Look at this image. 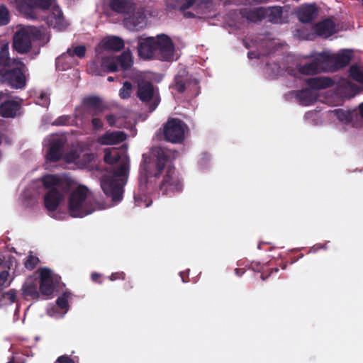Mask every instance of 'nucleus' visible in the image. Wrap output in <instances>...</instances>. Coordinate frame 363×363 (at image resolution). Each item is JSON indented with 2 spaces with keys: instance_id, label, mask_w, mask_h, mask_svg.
<instances>
[{
  "instance_id": "nucleus-55",
  "label": "nucleus",
  "mask_w": 363,
  "mask_h": 363,
  "mask_svg": "<svg viewBox=\"0 0 363 363\" xmlns=\"http://www.w3.org/2000/svg\"><path fill=\"white\" fill-rule=\"evenodd\" d=\"M251 1L256 4H262V3L267 2L269 0H251Z\"/></svg>"
},
{
  "instance_id": "nucleus-16",
  "label": "nucleus",
  "mask_w": 363,
  "mask_h": 363,
  "mask_svg": "<svg viewBox=\"0 0 363 363\" xmlns=\"http://www.w3.org/2000/svg\"><path fill=\"white\" fill-rule=\"evenodd\" d=\"M199 81L185 71L180 72L175 76L173 88L182 94L186 90H194L199 88Z\"/></svg>"
},
{
  "instance_id": "nucleus-22",
  "label": "nucleus",
  "mask_w": 363,
  "mask_h": 363,
  "mask_svg": "<svg viewBox=\"0 0 363 363\" xmlns=\"http://www.w3.org/2000/svg\"><path fill=\"white\" fill-rule=\"evenodd\" d=\"M325 63L319 59V55L311 62L298 65V71L305 75H313L324 70Z\"/></svg>"
},
{
  "instance_id": "nucleus-3",
  "label": "nucleus",
  "mask_w": 363,
  "mask_h": 363,
  "mask_svg": "<svg viewBox=\"0 0 363 363\" xmlns=\"http://www.w3.org/2000/svg\"><path fill=\"white\" fill-rule=\"evenodd\" d=\"M41 182L48 192L44 196V205L50 212L55 211L60 206L65 194L72 188L69 179L56 174H46L43 177Z\"/></svg>"
},
{
  "instance_id": "nucleus-49",
  "label": "nucleus",
  "mask_w": 363,
  "mask_h": 363,
  "mask_svg": "<svg viewBox=\"0 0 363 363\" xmlns=\"http://www.w3.org/2000/svg\"><path fill=\"white\" fill-rule=\"evenodd\" d=\"M106 119L108 125L111 127L116 125V117L113 114H109L106 116Z\"/></svg>"
},
{
  "instance_id": "nucleus-2",
  "label": "nucleus",
  "mask_w": 363,
  "mask_h": 363,
  "mask_svg": "<svg viewBox=\"0 0 363 363\" xmlns=\"http://www.w3.org/2000/svg\"><path fill=\"white\" fill-rule=\"evenodd\" d=\"M25 64L18 58L9 57V45L1 46L0 77L1 80L14 89H23L26 84Z\"/></svg>"
},
{
  "instance_id": "nucleus-52",
  "label": "nucleus",
  "mask_w": 363,
  "mask_h": 363,
  "mask_svg": "<svg viewBox=\"0 0 363 363\" xmlns=\"http://www.w3.org/2000/svg\"><path fill=\"white\" fill-rule=\"evenodd\" d=\"M360 117L363 119V102L358 106V113Z\"/></svg>"
},
{
  "instance_id": "nucleus-46",
  "label": "nucleus",
  "mask_w": 363,
  "mask_h": 363,
  "mask_svg": "<svg viewBox=\"0 0 363 363\" xmlns=\"http://www.w3.org/2000/svg\"><path fill=\"white\" fill-rule=\"evenodd\" d=\"M109 279L111 281H116L117 279L124 280L125 279V274L123 272L112 273Z\"/></svg>"
},
{
  "instance_id": "nucleus-13",
  "label": "nucleus",
  "mask_w": 363,
  "mask_h": 363,
  "mask_svg": "<svg viewBox=\"0 0 363 363\" xmlns=\"http://www.w3.org/2000/svg\"><path fill=\"white\" fill-rule=\"evenodd\" d=\"M8 93L0 91V116L3 118H13L17 116L21 108L19 101L10 99Z\"/></svg>"
},
{
  "instance_id": "nucleus-41",
  "label": "nucleus",
  "mask_w": 363,
  "mask_h": 363,
  "mask_svg": "<svg viewBox=\"0 0 363 363\" xmlns=\"http://www.w3.org/2000/svg\"><path fill=\"white\" fill-rule=\"evenodd\" d=\"M9 276V273L6 270H4L0 273V291L9 286L10 283L8 282Z\"/></svg>"
},
{
  "instance_id": "nucleus-53",
  "label": "nucleus",
  "mask_w": 363,
  "mask_h": 363,
  "mask_svg": "<svg viewBox=\"0 0 363 363\" xmlns=\"http://www.w3.org/2000/svg\"><path fill=\"white\" fill-rule=\"evenodd\" d=\"M247 55H248V57L250 58V59H253V58H257V56L256 55V54L254 52H249L247 53Z\"/></svg>"
},
{
  "instance_id": "nucleus-38",
  "label": "nucleus",
  "mask_w": 363,
  "mask_h": 363,
  "mask_svg": "<svg viewBox=\"0 0 363 363\" xmlns=\"http://www.w3.org/2000/svg\"><path fill=\"white\" fill-rule=\"evenodd\" d=\"M9 11L4 5L0 6V26L7 25L9 23Z\"/></svg>"
},
{
  "instance_id": "nucleus-11",
  "label": "nucleus",
  "mask_w": 363,
  "mask_h": 363,
  "mask_svg": "<svg viewBox=\"0 0 363 363\" xmlns=\"http://www.w3.org/2000/svg\"><path fill=\"white\" fill-rule=\"evenodd\" d=\"M50 6V0H20L17 2L18 10L30 19H37L38 10L48 9Z\"/></svg>"
},
{
  "instance_id": "nucleus-58",
  "label": "nucleus",
  "mask_w": 363,
  "mask_h": 363,
  "mask_svg": "<svg viewBox=\"0 0 363 363\" xmlns=\"http://www.w3.org/2000/svg\"><path fill=\"white\" fill-rule=\"evenodd\" d=\"M107 79L108 82H113L114 80V78L113 77L109 76L108 77Z\"/></svg>"
},
{
  "instance_id": "nucleus-37",
  "label": "nucleus",
  "mask_w": 363,
  "mask_h": 363,
  "mask_svg": "<svg viewBox=\"0 0 363 363\" xmlns=\"http://www.w3.org/2000/svg\"><path fill=\"white\" fill-rule=\"evenodd\" d=\"M121 157L118 151L106 152L104 155V162L109 164H113L118 162Z\"/></svg>"
},
{
  "instance_id": "nucleus-27",
  "label": "nucleus",
  "mask_w": 363,
  "mask_h": 363,
  "mask_svg": "<svg viewBox=\"0 0 363 363\" xmlns=\"http://www.w3.org/2000/svg\"><path fill=\"white\" fill-rule=\"evenodd\" d=\"M240 14L242 18L252 22H257L264 19L263 7L255 9L243 8L240 10Z\"/></svg>"
},
{
  "instance_id": "nucleus-43",
  "label": "nucleus",
  "mask_w": 363,
  "mask_h": 363,
  "mask_svg": "<svg viewBox=\"0 0 363 363\" xmlns=\"http://www.w3.org/2000/svg\"><path fill=\"white\" fill-rule=\"evenodd\" d=\"M91 125L93 130L97 131L102 129L104 123L101 119H100L99 118L97 117V116H93V118L91 119Z\"/></svg>"
},
{
  "instance_id": "nucleus-23",
  "label": "nucleus",
  "mask_w": 363,
  "mask_h": 363,
  "mask_svg": "<svg viewBox=\"0 0 363 363\" xmlns=\"http://www.w3.org/2000/svg\"><path fill=\"white\" fill-rule=\"evenodd\" d=\"M126 139V134L123 131H107L100 136L97 141L101 145H116L123 142Z\"/></svg>"
},
{
  "instance_id": "nucleus-50",
  "label": "nucleus",
  "mask_w": 363,
  "mask_h": 363,
  "mask_svg": "<svg viewBox=\"0 0 363 363\" xmlns=\"http://www.w3.org/2000/svg\"><path fill=\"white\" fill-rule=\"evenodd\" d=\"M101 277V274L96 272L92 273L91 275V280L96 282Z\"/></svg>"
},
{
  "instance_id": "nucleus-18",
  "label": "nucleus",
  "mask_w": 363,
  "mask_h": 363,
  "mask_svg": "<svg viewBox=\"0 0 363 363\" xmlns=\"http://www.w3.org/2000/svg\"><path fill=\"white\" fill-rule=\"evenodd\" d=\"M64 147L65 141L62 138L52 139L45 155L46 160L49 162H56L60 160L63 155Z\"/></svg>"
},
{
  "instance_id": "nucleus-36",
  "label": "nucleus",
  "mask_w": 363,
  "mask_h": 363,
  "mask_svg": "<svg viewBox=\"0 0 363 363\" xmlns=\"http://www.w3.org/2000/svg\"><path fill=\"white\" fill-rule=\"evenodd\" d=\"M133 91V84L129 81H125L123 86L119 90V96L122 99H128L131 96Z\"/></svg>"
},
{
  "instance_id": "nucleus-57",
  "label": "nucleus",
  "mask_w": 363,
  "mask_h": 363,
  "mask_svg": "<svg viewBox=\"0 0 363 363\" xmlns=\"http://www.w3.org/2000/svg\"><path fill=\"white\" fill-rule=\"evenodd\" d=\"M183 274H184L183 272H180V276L182 277V279L183 282H186L187 281L185 280V279H184L185 276H184Z\"/></svg>"
},
{
  "instance_id": "nucleus-20",
  "label": "nucleus",
  "mask_w": 363,
  "mask_h": 363,
  "mask_svg": "<svg viewBox=\"0 0 363 363\" xmlns=\"http://www.w3.org/2000/svg\"><path fill=\"white\" fill-rule=\"evenodd\" d=\"M124 47V41L122 38L117 36H111L104 39L96 46L95 51L97 54L101 52V50L120 51Z\"/></svg>"
},
{
  "instance_id": "nucleus-59",
  "label": "nucleus",
  "mask_w": 363,
  "mask_h": 363,
  "mask_svg": "<svg viewBox=\"0 0 363 363\" xmlns=\"http://www.w3.org/2000/svg\"><path fill=\"white\" fill-rule=\"evenodd\" d=\"M3 263V259L0 257V266Z\"/></svg>"
},
{
  "instance_id": "nucleus-40",
  "label": "nucleus",
  "mask_w": 363,
  "mask_h": 363,
  "mask_svg": "<svg viewBox=\"0 0 363 363\" xmlns=\"http://www.w3.org/2000/svg\"><path fill=\"white\" fill-rule=\"evenodd\" d=\"M36 104L43 107L47 108L50 104V97L47 93L42 92L36 98Z\"/></svg>"
},
{
  "instance_id": "nucleus-4",
  "label": "nucleus",
  "mask_w": 363,
  "mask_h": 363,
  "mask_svg": "<svg viewBox=\"0 0 363 363\" xmlns=\"http://www.w3.org/2000/svg\"><path fill=\"white\" fill-rule=\"evenodd\" d=\"M127 174L126 166L120 164L116 167H109L106 169V174L101 177L100 185L103 191L114 203H118L123 199Z\"/></svg>"
},
{
  "instance_id": "nucleus-51",
  "label": "nucleus",
  "mask_w": 363,
  "mask_h": 363,
  "mask_svg": "<svg viewBox=\"0 0 363 363\" xmlns=\"http://www.w3.org/2000/svg\"><path fill=\"white\" fill-rule=\"evenodd\" d=\"M245 269L240 268H236L235 269V274L238 277H241L245 273Z\"/></svg>"
},
{
  "instance_id": "nucleus-14",
  "label": "nucleus",
  "mask_w": 363,
  "mask_h": 363,
  "mask_svg": "<svg viewBox=\"0 0 363 363\" xmlns=\"http://www.w3.org/2000/svg\"><path fill=\"white\" fill-rule=\"evenodd\" d=\"M38 272L40 277L38 286L40 294L46 296L52 295L55 288V282L57 281V277H55L51 270L47 267L40 268Z\"/></svg>"
},
{
  "instance_id": "nucleus-54",
  "label": "nucleus",
  "mask_w": 363,
  "mask_h": 363,
  "mask_svg": "<svg viewBox=\"0 0 363 363\" xmlns=\"http://www.w3.org/2000/svg\"><path fill=\"white\" fill-rule=\"evenodd\" d=\"M287 72H288V73H289L290 75H291V76H294V75H296V71H295V69H294L293 68H289V69H287Z\"/></svg>"
},
{
  "instance_id": "nucleus-28",
  "label": "nucleus",
  "mask_w": 363,
  "mask_h": 363,
  "mask_svg": "<svg viewBox=\"0 0 363 363\" xmlns=\"http://www.w3.org/2000/svg\"><path fill=\"white\" fill-rule=\"evenodd\" d=\"M306 84L313 89H322L333 86V81L329 77H312L306 79Z\"/></svg>"
},
{
  "instance_id": "nucleus-32",
  "label": "nucleus",
  "mask_w": 363,
  "mask_h": 363,
  "mask_svg": "<svg viewBox=\"0 0 363 363\" xmlns=\"http://www.w3.org/2000/svg\"><path fill=\"white\" fill-rule=\"evenodd\" d=\"M295 96L304 106L312 104L315 101V98L312 92L307 89L296 91Z\"/></svg>"
},
{
  "instance_id": "nucleus-8",
  "label": "nucleus",
  "mask_w": 363,
  "mask_h": 363,
  "mask_svg": "<svg viewBox=\"0 0 363 363\" xmlns=\"http://www.w3.org/2000/svg\"><path fill=\"white\" fill-rule=\"evenodd\" d=\"M40 32L35 27L22 28L13 35L12 47L20 54H26L32 48V41L38 39Z\"/></svg>"
},
{
  "instance_id": "nucleus-56",
  "label": "nucleus",
  "mask_w": 363,
  "mask_h": 363,
  "mask_svg": "<svg viewBox=\"0 0 363 363\" xmlns=\"http://www.w3.org/2000/svg\"><path fill=\"white\" fill-rule=\"evenodd\" d=\"M125 288L126 289H132L133 285L131 284L130 281H128L127 284H125Z\"/></svg>"
},
{
  "instance_id": "nucleus-34",
  "label": "nucleus",
  "mask_w": 363,
  "mask_h": 363,
  "mask_svg": "<svg viewBox=\"0 0 363 363\" xmlns=\"http://www.w3.org/2000/svg\"><path fill=\"white\" fill-rule=\"evenodd\" d=\"M349 72L353 80L363 84V66L357 64L352 65L350 67Z\"/></svg>"
},
{
  "instance_id": "nucleus-39",
  "label": "nucleus",
  "mask_w": 363,
  "mask_h": 363,
  "mask_svg": "<svg viewBox=\"0 0 363 363\" xmlns=\"http://www.w3.org/2000/svg\"><path fill=\"white\" fill-rule=\"evenodd\" d=\"M39 262L40 259L38 257L30 255L25 261L24 266L27 269L31 271L36 267Z\"/></svg>"
},
{
  "instance_id": "nucleus-25",
  "label": "nucleus",
  "mask_w": 363,
  "mask_h": 363,
  "mask_svg": "<svg viewBox=\"0 0 363 363\" xmlns=\"http://www.w3.org/2000/svg\"><path fill=\"white\" fill-rule=\"evenodd\" d=\"M39 283L36 279L29 278L22 286V294L25 298L30 297L33 300L40 298Z\"/></svg>"
},
{
  "instance_id": "nucleus-29",
  "label": "nucleus",
  "mask_w": 363,
  "mask_h": 363,
  "mask_svg": "<svg viewBox=\"0 0 363 363\" xmlns=\"http://www.w3.org/2000/svg\"><path fill=\"white\" fill-rule=\"evenodd\" d=\"M264 19L267 18L268 21L272 23H280L282 17V8L281 6H272L263 8Z\"/></svg>"
},
{
  "instance_id": "nucleus-10",
  "label": "nucleus",
  "mask_w": 363,
  "mask_h": 363,
  "mask_svg": "<svg viewBox=\"0 0 363 363\" xmlns=\"http://www.w3.org/2000/svg\"><path fill=\"white\" fill-rule=\"evenodd\" d=\"M352 55L350 50H342L337 54L322 52L319 54V59L329 67L331 72L337 71L346 67L351 61Z\"/></svg>"
},
{
  "instance_id": "nucleus-17",
  "label": "nucleus",
  "mask_w": 363,
  "mask_h": 363,
  "mask_svg": "<svg viewBox=\"0 0 363 363\" xmlns=\"http://www.w3.org/2000/svg\"><path fill=\"white\" fill-rule=\"evenodd\" d=\"M44 19L49 27L59 31L65 30L68 26L59 7H53Z\"/></svg>"
},
{
  "instance_id": "nucleus-12",
  "label": "nucleus",
  "mask_w": 363,
  "mask_h": 363,
  "mask_svg": "<svg viewBox=\"0 0 363 363\" xmlns=\"http://www.w3.org/2000/svg\"><path fill=\"white\" fill-rule=\"evenodd\" d=\"M155 60L169 62L173 60L174 45L172 40L166 34L156 36V49Z\"/></svg>"
},
{
  "instance_id": "nucleus-47",
  "label": "nucleus",
  "mask_w": 363,
  "mask_h": 363,
  "mask_svg": "<svg viewBox=\"0 0 363 363\" xmlns=\"http://www.w3.org/2000/svg\"><path fill=\"white\" fill-rule=\"evenodd\" d=\"M55 363H74V361L67 355H62L57 357Z\"/></svg>"
},
{
  "instance_id": "nucleus-5",
  "label": "nucleus",
  "mask_w": 363,
  "mask_h": 363,
  "mask_svg": "<svg viewBox=\"0 0 363 363\" xmlns=\"http://www.w3.org/2000/svg\"><path fill=\"white\" fill-rule=\"evenodd\" d=\"M133 60L130 52H123L117 57L106 56L102 57L100 66L97 67L96 63L93 62L89 65V69L95 75H101V72H115L119 69L123 71L128 70L133 65Z\"/></svg>"
},
{
  "instance_id": "nucleus-45",
  "label": "nucleus",
  "mask_w": 363,
  "mask_h": 363,
  "mask_svg": "<svg viewBox=\"0 0 363 363\" xmlns=\"http://www.w3.org/2000/svg\"><path fill=\"white\" fill-rule=\"evenodd\" d=\"M253 270L261 272L260 277L262 280H266L270 276L271 274H272L274 272H279V269L277 267L270 269V272L267 274H266L265 272H264V271L261 272L259 268H257V269L253 268Z\"/></svg>"
},
{
  "instance_id": "nucleus-33",
  "label": "nucleus",
  "mask_w": 363,
  "mask_h": 363,
  "mask_svg": "<svg viewBox=\"0 0 363 363\" xmlns=\"http://www.w3.org/2000/svg\"><path fill=\"white\" fill-rule=\"evenodd\" d=\"M199 4L197 0H183L176 9H179L180 11L184 13V16L186 18H194L195 15L191 11H186L190 8L195 9L198 8Z\"/></svg>"
},
{
  "instance_id": "nucleus-26",
  "label": "nucleus",
  "mask_w": 363,
  "mask_h": 363,
  "mask_svg": "<svg viewBox=\"0 0 363 363\" xmlns=\"http://www.w3.org/2000/svg\"><path fill=\"white\" fill-rule=\"evenodd\" d=\"M83 103L88 108L94 109L89 113L92 116H98L99 113H101L105 108L101 99L96 96H91L84 99Z\"/></svg>"
},
{
  "instance_id": "nucleus-48",
  "label": "nucleus",
  "mask_w": 363,
  "mask_h": 363,
  "mask_svg": "<svg viewBox=\"0 0 363 363\" xmlns=\"http://www.w3.org/2000/svg\"><path fill=\"white\" fill-rule=\"evenodd\" d=\"M182 1L183 0H167L166 4L168 8L175 10Z\"/></svg>"
},
{
  "instance_id": "nucleus-35",
  "label": "nucleus",
  "mask_w": 363,
  "mask_h": 363,
  "mask_svg": "<svg viewBox=\"0 0 363 363\" xmlns=\"http://www.w3.org/2000/svg\"><path fill=\"white\" fill-rule=\"evenodd\" d=\"M71 296L70 292H64L56 300V304L59 308L64 311L65 313L69 310L68 299Z\"/></svg>"
},
{
  "instance_id": "nucleus-44",
  "label": "nucleus",
  "mask_w": 363,
  "mask_h": 363,
  "mask_svg": "<svg viewBox=\"0 0 363 363\" xmlns=\"http://www.w3.org/2000/svg\"><path fill=\"white\" fill-rule=\"evenodd\" d=\"M71 118L69 116H62L57 118L55 121V124L57 125H66L69 124Z\"/></svg>"
},
{
  "instance_id": "nucleus-42",
  "label": "nucleus",
  "mask_w": 363,
  "mask_h": 363,
  "mask_svg": "<svg viewBox=\"0 0 363 363\" xmlns=\"http://www.w3.org/2000/svg\"><path fill=\"white\" fill-rule=\"evenodd\" d=\"M2 297L8 300L9 303H13L16 300V291L15 289H10L7 292L4 293Z\"/></svg>"
},
{
  "instance_id": "nucleus-60",
  "label": "nucleus",
  "mask_w": 363,
  "mask_h": 363,
  "mask_svg": "<svg viewBox=\"0 0 363 363\" xmlns=\"http://www.w3.org/2000/svg\"><path fill=\"white\" fill-rule=\"evenodd\" d=\"M134 198H135V200H137L138 199V196L135 195Z\"/></svg>"
},
{
  "instance_id": "nucleus-6",
  "label": "nucleus",
  "mask_w": 363,
  "mask_h": 363,
  "mask_svg": "<svg viewBox=\"0 0 363 363\" xmlns=\"http://www.w3.org/2000/svg\"><path fill=\"white\" fill-rule=\"evenodd\" d=\"M88 191L85 186L80 185L70 194L68 208L72 217L82 218L95 211V206L88 199Z\"/></svg>"
},
{
  "instance_id": "nucleus-31",
  "label": "nucleus",
  "mask_w": 363,
  "mask_h": 363,
  "mask_svg": "<svg viewBox=\"0 0 363 363\" xmlns=\"http://www.w3.org/2000/svg\"><path fill=\"white\" fill-rule=\"evenodd\" d=\"M86 52V48L84 45H77L70 48H68L65 52L62 54L57 60H65L67 57H77L79 59H82L85 57Z\"/></svg>"
},
{
  "instance_id": "nucleus-7",
  "label": "nucleus",
  "mask_w": 363,
  "mask_h": 363,
  "mask_svg": "<svg viewBox=\"0 0 363 363\" xmlns=\"http://www.w3.org/2000/svg\"><path fill=\"white\" fill-rule=\"evenodd\" d=\"M135 95L150 113L153 112L161 101L158 87L147 80L138 82Z\"/></svg>"
},
{
  "instance_id": "nucleus-30",
  "label": "nucleus",
  "mask_w": 363,
  "mask_h": 363,
  "mask_svg": "<svg viewBox=\"0 0 363 363\" xmlns=\"http://www.w3.org/2000/svg\"><path fill=\"white\" fill-rule=\"evenodd\" d=\"M337 118L345 124H349L357 116V109L344 110L341 108L335 109L332 111Z\"/></svg>"
},
{
  "instance_id": "nucleus-24",
  "label": "nucleus",
  "mask_w": 363,
  "mask_h": 363,
  "mask_svg": "<svg viewBox=\"0 0 363 363\" xmlns=\"http://www.w3.org/2000/svg\"><path fill=\"white\" fill-rule=\"evenodd\" d=\"M318 10L315 4L304 5L297 11L298 20L304 23H311L318 16Z\"/></svg>"
},
{
  "instance_id": "nucleus-21",
  "label": "nucleus",
  "mask_w": 363,
  "mask_h": 363,
  "mask_svg": "<svg viewBox=\"0 0 363 363\" xmlns=\"http://www.w3.org/2000/svg\"><path fill=\"white\" fill-rule=\"evenodd\" d=\"M314 33L322 38H327L335 33V24L331 18H325L314 25Z\"/></svg>"
},
{
  "instance_id": "nucleus-9",
  "label": "nucleus",
  "mask_w": 363,
  "mask_h": 363,
  "mask_svg": "<svg viewBox=\"0 0 363 363\" xmlns=\"http://www.w3.org/2000/svg\"><path fill=\"white\" fill-rule=\"evenodd\" d=\"M189 130L188 125L181 119L169 118L163 125V135L166 141L179 144L185 139V133Z\"/></svg>"
},
{
  "instance_id": "nucleus-19",
  "label": "nucleus",
  "mask_w": 363,
  "mask_h": 363,
  "mask_svg": "<svg viewBox=\"0 0 363 363\" xmlns=\"http://www.w3.org/2000/svg\"><path fill=\"white\" fill-rule=\"evenodd\" d=\"M111 11L123 15H130L135 11L136 4L133 0H109Z\"/></svg>"
},
{
  "instance_id": "nucleus-1",
  "label": "nucleus",
  "mask_w": 363,
  "mask_h": 363,
  "mask_svg": "<svg viewBox=\"0 0 363 363\" xmlns=\"http://www.w3.org/2000/svg\"><path fill=\"white\" fill-rule=\"evenodd\" d=\"M143 159L140 170L145 175V181L143 184L140 179L139 186L143 193L155 191L172 197L182 191L184 180L173 163L169 150L154 147L149 155H143Z\"/></svg>"
},
{
  "instance_id": "nucleus-15",
  "label": "nucleus",
  "mask_w": 363,
  "mask_h": 363,
  "mask_svg": "<svg viewBox=\"0 0 363 363\" xmlns=\"http://www.w3.org/2000/svg\"><path fill=\"white\" fill-rule=\"evenodd\" d=\"M138 54L143 60H155L156 49V37L138 36Z\"/></svg>"
}]
</instances>
